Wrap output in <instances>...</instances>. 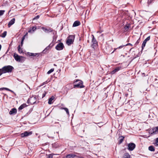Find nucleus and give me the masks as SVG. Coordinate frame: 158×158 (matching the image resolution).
Masks as SVG:
<instances>
[{"label": "nucleus", "mask_w": 158, "mask_h": 158, "mask_svg": "<svg viewBox=\"0 0 158 158\" xmlns=\"http://www.w3.org/2000/svg\"><path fill=\"white\" fill-rule=\"evenodd\" d=\"M3 72V73H6L11 72L13 70V67L10 65L5 66L2 68Z\"/></svg>", "instance_id": "f257e3e1"}, {"label": "nucleus", "mask_w": 158, "mask_h": 158, "mask_svg": "<svg viewBox=\"0 0 158 158\" xmlns=\"http://www.w3.org/2000/svg\"><path fill=\"white\" fill-rule=\"evenodd\" d=\"M74 36L73 35H70L69 36L67 39L66 44L68 45H70L71 44H73L74 42Z\"/></svg>", "instance_id": "f03ea898"}, {"label": "nucleus", "mask_w": 158, "mask_h": 158, "mask_svg": "<svg viewBox=\"0 0 158 158\" xmlns=\"http://www.w3.org/2000/svg\"><path fill=\"white\" fill-rule=\"evenodd\" d=\"M92 48L95 49L97 48L98 46V42L95 39L94 35H92Z\"/></svg>", "instance_id": "7ed1b4c3"}, {"label": "nucleus", "mask_w": 158, "mask_h": 158, "mask_svg": "<svg viewBox=\"0 0 158 158\" xmlns=\"http://www.w3.org/2000/svg\"><path fill=\"white\" fill-rule=\"evenodd\" d=\"M158 133V127H155L149 130V133L150 134H156Z\"/></svg>", "instance_id": "20e7f679"}, {"label": "nucleus", "mask_w": 158, "mask_h": 158, "mask_svg": "<svg viewBox=\"0 0 158 158\" xmlns=\"http://www.w3.org/2000/svg\"><path fill=\"white\" fill-rule=\"evenodd\" d=\"M135 144L133 143H129L128 144V149L130 151L133 150L135 147Z\"/></svg>", "instance_id": "39448f33"}, {"label": "nucleus", "mask_w": 158, "mask_h": 158, "mask_svg": "<svg viewBox=\"0 0 158 158\" xmlns=\"http://www.w3.org/2000/svg\"><path fill=\"white\" fill-rule=\"evenodd\" d=\"M64 48V44L62 43H60L58 44L55 48L56 49H63Z\"/></svg>", "instance_id": "423d86ee"}, {"label": "nucleus", "mask_w": 158, "mask_h": 158, "mask_svg": "<svg viewBox=\"0 0 158 158\" xmlns=\"http://www.w3.org/2000/svg\"><path fill=\"white\" fill-rule=\"evenodd\" d=\"M32 134V133L31 132L26 131L24 133H22L21 135V136L22 137H24L31 135Z\"/></svg>", "instance_id": "0eeeda50"}, {"label": "nucleus", "mask_w": 158, "mask_h": 158, "mask_svg": "<svg viewBox=\"0 0 158 158\" xmlns=\"http://www.w3.org/2000/svg\"><path fill=\"white\" fill-rule=\"evenodd\" d=\"M15 21V19L14 18L12 19L8 23V25L9 27H10L13 24Z\"/></svg>", "instance_id": "6e6552de"}, {"label": "nucleus", "mask_w": 158, "mask_h": 158, "mask_svg": "<svg viewBox=\"0 0 158 158\" xmlns=\"http://www.w3.org/2000/svg\"><path fill=\"white\" fill-rule=\"evenodd\" d=\"M36 29V26H34L32 27H31L28 31V32L30 33H33Z\"/></svg>", "instance_id": "1a4fd4ad"}, {"label": "nucleus", "mask_w": 158, "mask_h": 158, "mask_svg": "<svg viewBox=\"0 0 158 158\" xmlns=\"http://www.w3.org/2000/svg\"><path fill=\"white\" fill-rule=\"evenodd\" d=\"M17 112V110L15 108L12 109L9 112V114L10 115H13L16 114Z\"/></svg>", "instance_id": "9d476101"}, {"label": "nucleus", "mask_w": 158, "mask_h": 158, "mask_svg": "<svg viewBox=\"0 0 158 158\" xmlns=\"http://www.w3.org/2000/svg\"><path fill=\"white\" fill-rule=\"evenodd\" d=\"M79 81V83L78 84H77L75 85V86L79 88H82L84 87L83 85H82V82L81 81Z\"/></svg>", "instance_id": "9b49d317"}, {"label": "nucleus", "mask_w": 158, "mask_h": 158, "mask_svg": "<svg viewBox=\"0 0 158 158\" xmlns=\"http://www.w3.org/2000/svg\"><path fill=\"white\" fill-rule=\"evenodd\" d=\"M128 45H130L131 46H132V45L130 43H128L126 45L120 46L118 48L119 49L122 48V49H124L125 48H125L127 46H128Z\"/></svg>", "instance_id": "f8f14e48"}, {"label": "nucleus", "mask_w": 158, "mask_h": 158, "mask_svg": "<svg viewBox=\"0 0 158 158\" xmlns=\"http://www.w3.org/2000/svg\"><path fill=\"white\" fill-rule=\"evenodd\" d=\"M81 24L80 22L78 21H75L73 24V27H75L80 25Z\"/></svg>", "instance_id": "ddd939ff"}, {"label": "nucleus", "mask_w": 158, "mask_h": 158, "mask_svg": "<svg viewBox=\"0 0 158 158\" xmlns=\"http://www.w3.org/2000/svg\"><path fill=\"white\" fill-rule=\"evenodd\" d=\"M14 57L15 60L17 61H20V58L19 56L15 53L14 54Z\"/></svg>", "instance_id": "4468645a"}, {"label": "nucleus", "mask_w": 158, "mask_h": 158, "mask_svg": "<svg viewBox=\"0 0 158 158\" xmlns=\"http://www.w3.org/2000/svg\"><path fill=\"white\" fill-rule=\"evenodd\" d=\"M76 156V155L73 154H70L66 156V158H74Z\"/></svg>", "instance_id": "2eb2a0df"}, {"label": "nucleus", "mask_w": 158, "mask_h": 158, "mask_svg": "<svg viewBox=\"0 0 158 158\" xmlns=\"http://www.w3.org/2000/svg\"><path fill=\"white\" fill-rule=\"evenodd\" d=\"M120 69V68L119 67H117L114 69L111 72L112 74H114L115 73L119 71Z\"/></svg>", "instance_id": "dca6fc26"}, {"label": "nucleus", "mask_w": 158, "mask_h": 158, "mask_svg": "<svg viewBox=\"0 0 158 158\" xmlns=\"http://www.w3.org/2000/svg\"><path fill=\"white\" fill-rule=\"evenodd\" d=\"M7 90V91H10L11 92L14 93V92L13 91H12L11 90H10V89H8V88H0V90Z\"/></svg>", "instance_id": "f3484780"}, {"label": "nucleus", "mask_w": 158, "mask_h": 158, "mask_svg": "<svg viewBox=\"0 0 158 158\" xmlns=\"http://www.w3.org/2000/svg\"><path fill=\"white\" fill-rule=\"evenodd\" d=\"M27 106V105L26 104H23L19 108V110H21L25 107Z\"/></svg>", "instance_id": "a211bd4d"}, {"label": "nucleus", "mask_w": 158, "mask_h": 158, "mask_svg": "<svg viewBox=\"0 0 158 158\" xmlns=\"http://www.w3.org/2000/svg\"><path fill=\"white\" fill-rule=\"evenodd\" d=\"M123 158H131L130 156L128 153L124 154L123 156Z\"/></svg>", "instance_id": "6ab92c4d"}, {"label": "nucleus", "mask_w": 158, "mask_h": 158, "mask_svg": "<svg viewBox=\"0 0 158 158\" xmlns=\"http://www.w3.org/2000/svg\"><path fill=\"white\" fill-rule=\"evenodd\" d=\"M54 97H52L51 98H50L49 99L48 103L49 104H52L53 102L52 101L54 99Z\"/></svg>", "instance_id": "aec40b11"}, {"label": "nucleus", "mask_w": 158, "mask_h": 158, "mask_svg": "<svg viewBox=\"0 0 158 158\" xmlns=\"http://www.w3.org/2000/svg\"><path fill=\"white\" fill-rule=\"evenodd\" d=\"M28 55L30 56H35L36 55H39L40 53H31L30 52H28L27 53Z\"/></svg>", "instance_id": "412c9836"}, {"label": "nucleus", "mask_w": 158, "mask_h": 158, "mask_svg": "<svg viewBox=\"0 0 158 158\" xmlns=\"http://www.w3.org/2000/svg\"><path fill=\"white\" fill-rule=\"evenodd\" d=\"M42 29L45 32H51L52 31V30L51 29H48L46 28H45L44 27H42Z\"/></svg>", "instance_id": "4be33fe9"}, {"label": "nucleus", "mask_w": 158, "mask_h": 158, "mask_svg": "<svg viewBox=\"0 0 158 158\" xmlns=\"http://www.w3.org/2000/svg\"><path fill=\"white\" fill-rule=\"evenodd\" d=\"M7 32L6 31H4L0 35V36L2 38H4L5 37L6 35Z\"/></svg>", "instance_id": "5701e85b"}, {"label": "nucleus", "mask_w": 158, "mask_h": 158, "mask_svg": "<svg viewBox=\"0 0 158 158\" xmlns=\"http://www.w3.org/2000/svg\"><path fill=\"white\" fill-rule=\"evenodd\" d=\"M124 137L123 136H120L119 137V144L121 143L123 141V139H124Z\"/></svg>", "instance_id": "b1692460"}, {"label": "nucleus", "mask_w": 158, "mask_h": 158, "mask_svg": "<svg viewBox=\"0 0 158 158\" xmlns=\"http://www.w3.org/2000/svg\"><path fill=\"white\" fill-rule=\"evenodd\" d=\"M149 150L151 151H154V147L152 146H150L148 148Z\"/></svg>", "instance_id": "393cba45"}, {"label": "nucleus", "mask_w": 158, "mask_h": 158, "mask_svg": "<svg viewBox=\"0 0 158 158\" xmlns=\"http://www.w3.org/2000/svg\"><path fill=\"white\" fill-rule=\"evenodd\" d=\"M146 42H146L144 40L143 41V44H142V49H143L144 48V47L145 46V45L146 43Z\"/></svg>", "instance_id": "a878e982"}, {"label": "nucleus", "mask_w": 158, "mask_h": 158, "mask_svg": "<svg viewBox=\"0 0 158 158\" xmlns=\"http://www.w3.org/2000/svg\"><path fill=\"white\" fill-rule=\"evenodd\" d=\"M54 70V69H52L50 70L49 71H48L47 72L48 74H50Z\"/></svg>", "instance_id": "bb28decb"}, {"label": "nucleus", "mask_w": 158, "mask_h": 158, "mask_svg": "<svg viewBox=\"0 0 158 158\" xmlns=\"http://www.w3.org/2000/svg\"><path fill=\"white\" fill-rule=\"evenodd\" d=\"M5 11L4 10H0V16L2 15L4 12H5Z\"/></svg>", "instance_id": "cd10ccee"}, {"label": "nucleus", "mask_w": 158, "mask_h": 158, "mask_svg": "<svg viewBox=\"0 0 158 158\" xmlns=\"http://www.w3.org/2000/svg\"><path fill=\"white\" fill-rule=\"evenodd\" d=\"M64 110L66 112L67 114L68 115H69V110H68V109L67 108H65L64 109Z\"/></svg>", "instance_id": "c85d7f7f"}, {"label": "nucleus", "mask_w": 158, "mask_h": 158, "mask_svg": "<svg viewBox=\"0 0 158 158\" xmlns=\"http://www.w3.org/2000/svg\"><path fill=\"white\" fill-rule=\"evenodd\" d=\"M150 39V36H148V37H147L144 40V41H145L146 42H147V41L149 40Z\"/></svg>", "instance_id": "c756f323"}, {"label": "nucleus", "mask_w": 158, "mask_h": 158, "mask_svg": "<svg viewBox=\"0 0 158 158\" xmlns=\"http://www.w3.org/2000/svg\"><path fill=\"white\" fill-rule=\"evenodd\" d=\"M53 154H50L48 155V158H53Z\"/></svg>", "instance_id": "7c9ffc66"}, {"label": "nucleus", "mask_w": 158, "mask_h": 158, "mask_svg": "<svg viewBox=\"0 0 158 158\" xmlns=\"http://www.w3.org/2000/svg\"><path fill=\"white\" fill-rule=\"evenodd\" d=\"M53 45L52 44L51 45V44H50L49 46L47 47L44 49L46 50V49H48L49 48H51L50 47L51 46H52Z\"/></svg>", "instance_id": "2f4dec72"}, {"label": "nucleus", "mask_w": 158, "mask_h": 158, "mask_svg": "<svg viewBox=\"0 0 158 158\" xmlns=\"http://www.w3.org/2000/svg\"><path fill=\"white\" fill-rule=\"evenodd\" d=\"M3 73V72L2 69H0V76Z\"/></svg>", "instance_id": "473e14b6"}, {"label": "nucleus", "mask_w": 158, "mask_h": 158, "mask_svg": "<svg viewBox=\"0 0 158 158\" xmlns=\"http://www.w3.org/2000/svg\"><path fill=\"white\" fill-rule=\"evenodd\" d=\"M35 97H31L30 98V100L32 102L34 100H35Z\"/></svg>", "instance_id": "72a5a7b5"}, {"label": "nucleus", "mask_w": 158, "mask_h": 158, "mask_svg": "<svg viewBox=\"0 0 158 158\" xmlns=\"http://www.w3.org/2000/svg\"><path fill=\"white\" fill-rule=\"evenodd\" d=\"M40 17V16L39 15H37L33 19V20L36 19H38Z\"/></svg>", "instance_id": "f704fd0d"}, {"label": "nucleus", "mask_w": 158, "mask_h": 158, "mask_svg": "<svg viewBox=\"0 0 158 158\" xmlns=\"http://www.w3.org/2000/svg\"><path fill=\"white\" fill-rule=\"evenodd\" d=\"M153 0H148V3L150 4L153 1Z\"/></svg>", "instance_id": "c9c22d12"}, {"label": "nucleus", "mask_w": 158, "mask_h": 158, "mask_svg": "<svg viewBox=\"0 0 158 158\" xmlns=\"http://www.w3.org/2000/svg\"><path fill=\"white\" fill-rule=\"evenodd\" d=\"M25 35H24L23 37V38L22 39V41L21 43L22 44L23 43V41L24 40V36Z\"/></svg>", "instance_id": "e433bc0d"}, {"label": "nucleus", "mask_w": 158, "mask_h": 158, "mask_svg": "<svg viewBox=\"0 0 158 158\" xmlns=\"http://www.w3.org/2000/svg\"><path fill=\"white\" fill-rule=\"evenodd\" d=\"M156 145H158V138H157L156 140Z\"/></svg>", "instance_id": "4c0bfd02"}, {"label": "nucleus", "mask_w": 158, "mask_h": 158, "mask_svg": "<svg viewBox=\"0 0 158 158\" xmlns=\"http://www.w3.org/2000/svg\"><path fill=\"white\" fill-rule=\"evenodd\" d=\"M46 93H45L44 94H43V96H42V98H43L45 97V95H46Z\"/></svg>", "instance_id": "58836bf2"}, {"label": "nucleus", "mask_w": 158, "mask_h": 158, "mask_svg": "<svg viewBox=\"0 0 158 158\" xmlns=\"http://www.w3.org/2000/svg\"><path fill=\"white\" fill-rule=\"evenodd\" d=\"M18 51L19 53H22L23 52V50H18Z\"/></svg>", "instance_id": "ea45409f"}, {"label": "nucleus", "mask_w": 158, "mask_h": 158, "mask_svg": "<svg viewBox=\"0 0 158 158\" xmlns=\"http://www.w3.org/2000/svg\"><path fill=\"white\" fill-rule=\"evenodd\" d=\"M125 29H127V28H128V26H126V27H125Z\"/></svg>", "instance_id": "a19ab883"}, {"label": "nucleus", "mask_w": 158, "mask_h": 158, "mask_svg": "<svg viewBox=\"0 0 158 158\" xmlns=\"http://www.w3.org/2000/svg\"><path fill=\"white\" fill-rule=\"evenodd\" d=\"M64 108H65L61 107V108H60V109H62H62H64Z\"/></svg>", "instance_id": "79ce46f5"}, {"label": "nucleus", "mask_w": 158, "mask_h": 158, "mask_svg": "<svg viewBox=\"0 0 158 158\" xmlns=\"http://www.w3.org/2000/svg\"><path fill=\"white\" fill-rule=\"evenodd\" d=\"M139 40H138L137 41L136 43V44L139 43Z\"/></svg>", "instance_id": "37998d69"}, {"label": "nucleus", "mask_w": 158, "mask_h": 158, "mask_svg": "<svg viewBox=\"0 0 158 158\" xmlns=\"http://www.w3.org/2000/svg\"><path fill=\"white\" fill-rule=\"evenodd\" d=\"M1 47H2L1 45L0 44V49H1Z\"/></svg>", "instance_id": "c03bdc74"}, {"label": "nucleus", "mask_w": 158, "mask_h": 158, "mask_svg": "<svg viewBox=\"0 0 158 158\" xmlns=\"http://www.w3.org/2000/svg\"><path fill=\"white\" fill-rule=\"evenodd\" d=\"M125 95H126V97H127V95H128V94H125Z\"/></svg>", "instance_id": "a18cd8bd"}, {"label": "nucleus", "mask_w": 158, "mask_h": 158, "mask_svg": "<svg viewBox=\"0 0 158 158\" xmlns=\"http://www.w3.org/2000/svg\"><path fill=\"white\" fill-rule=\"evenodd\" d=\"M19 47H19V46L18 47V48H19V49H19Z\"/></svg>", "instance_id": "49530a36"}, {"label": "nucleus", "mask_w": 158, "mask_h": 158, "mask_svg": "<svg viewBox=\"0 0 158 158\" xmlns=\"http://www.w3.org/2000/svg\"><path fill=\"white\" fill-rule=\"evenodd\" d=\"M54 66H56V65L55 64H54Z\"/></svg>", "instance_id": "de8ad7c7"}, {"label": "nucleus", "mask_w": 158, "mask_h": 158, "mask_svg": "<svg viewBox=\"0 0 158 158\" xmlns=\"http://www.w3.org/2000/svg\"><path fill=\"white\" fill-rule=\"evenodd\" d=\"M132 48H130V49H132Z\"/></svg>", "instance_id": "09e8293b"}, {"label": "nucleus", "mask_w": 158, "mask_h": 158, "mask_svg": "<svg viewBox=\"0 0 158 158\" xmlns=\"http://www.w3.org/2000/svg\"><path fill=\"white\" fill-rule=\"evenodd\" d=\"M117 48H115V49H114L116 50V49H117Z\"/></svg>", "instance_id": "8fccbe9b"}, {"label": "nucleus", "mask_w": 158, "mask_h": 158, "mask_svg": "<svg viewBox=\"0 0 158 158\" xmlns=\"http://www.w3.org/2000/svg\"><path fill=\"white\" fill-rule=\"evenodd\" d=\"M35 102H33V103H34Z\"/></svg>", "instance_id": "3c124183"}]
</instances>
